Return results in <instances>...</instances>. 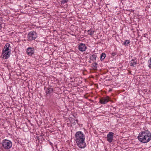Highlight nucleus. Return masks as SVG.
<instances>
[{"mask_svg":"<svg viewBox=\"0 0 151 151\" xmlns=\"http://www.w3.org/2000/svg\"><path fill=\"white\" fill-rule=\"evenodd\" d=\"M137 138L141 142L147 143L151 139V133L148 130L142 131L139 133Z\"/></svg>","mask_w":151,"mask_h":151,"instance_id":"f257e3e1","label":"nucleus"},{"mask_svg":"<svg viewBox=\"0 0 151 151\" xmlns=\"http://www.w3.org/2000/svg\"><path fill=\"white\" fill-rule=\"evenodd\" d=\"M85 135L81 131H78L76 132L75 135V140L76 142L85 140Z\"/></svg>","mask_w":151,"mask_h":151,"instance_id":"f03ea898","label":"nucleus"},{"mask_svg":"<svg viewBox=\"0 0 151 151\" xmlns=\"http://www.w3.org/2000/svg\"><path fill=\"white\" fill-rule=\"evenodd\" d=\"M2 144V147L6 149L10 148L12 145V142L10 141L7 139L4 140Z\"/></svg>","mask_w":151,"mask_h":151,"instance_id":"7ed1b4c3","label":"nucleus"},{"mask_svg":"<svg viewBox=\"0 0 151 151\" xmlns=\"http://www.w3.org/2000/svg\"><path fill=\"white\" fill-rule=\"evenodd\" d=\"M37 37V34L34 31L30 32L28 34L27 38L29 41L35 40Z\"/></svg>","mask_w":151,"mask_h":151,"instance_id":"20e7f679","label":"nucleus"},{"mask_svg":"<svg viewBox=\"0 0 151 151\" xmlns=\"http://www.w3.org/2000/svg\"><path fill=\"white\" fill-rule=\"evenodd\" d=\"M77 145L81 148H84L86 147V143L84 140L76 141Z\"/></svg>","mask_w":151,"mask_h":151,"instance_id":"39448f33","label":"nucleus"},{"mask_svg":"<svg viewBox=\"0 0 151 151\" xmlns=\"http://www.w3.org/2000/svg\"><path fill=\"white\" fill-rule=\"evenodd\" d=\"M114 133L111 132H109L107 135V140L109 143L112 142L114 138Z\"/></svg>","mask_w":151,"mask_h":151,"instance_id":"423d86ee","label":"nucleus"},{"mask_svg":"<svg viewBox=\"0 0 151 151\" xmlns=\"http://www.w3.org/2000/svg\"><path fill=\"white\" fill-rule=\"evenodd\" d=\"M87 49L85 44L82 43H80L78 46V49L81 52H83Z\"/></svg>","mask_w":151,"mask_h":151,"instance_id":"0eeeda50","label":"nucleus"},{"mask_svg":"<svg viewBox=\"0 0 151 151\" xmlns=\"http://www.w3.org/2000/svg\"><path fill=\"white\" fill-rule=\"evenodd\" d=\"M109 100V97L107 96L105 97H102L100 99L99 102L101 104H106Z\"/></svg>","mask_w":151,"mask_h":151,"instance_id":"6e6552de","label":"nucleus"},{"mask_svg":"<svg viewBox=\"0 0 151 151\" xmlns=\"http://www.w3.org/2000/svg\"><path fill=\"white\" fill-rule=\"evenodd\" d=\"M11 52H2L1 57L4 59H8L10 56Z\"/></svg>","mask_w":151,"mask_h":151,"instance_id":"1a4fd4ad","label":"nucleus"},{"mask_svg":"<svg viewBox=\"0 0 151 151\" xmlns=\"http://www.w3.org/2000/svg\"><path fill=\"white\" fill-rule=\"evenodd\" d=\"M34 48L33 47H28L27 49V54L29 56H32L34 53Z\"/></svg>","mask_w":151,"mask_h":151,"instance_id":"9d476101","label":"nucleus"},{"mask_svg":"<svg viewBox=\"0 0 151 151\" xmlns=\"http://www.w3.org/2000/svg\"><path fill=\"white\" fill-rule=\"evenodd\" d=\"M9 47H10V44L8 43L6 44L2 52H11L10 49H9Z\"/></svg>","mask_w":151,"mask_h":151,"instance_id":"9b49d317","label":"nucleus"},{"mask_svg":"<svg viewBox=\"0 0 151 151\" xmlns=\"http://www.w3.org/2000/svg\"><path fill=\"white\" fill-rule=\"evenodd\" d=\"M46 95L47 96H49L53 92V88L51 87H49L47 88L46 90Z\"/></svg>","mask_w":151,"mask_h":151,"instance_id":"f8f14e48","label":"nucleus"},{"mask_svg":"<svg viewBox=\"0 0 151 151\" xmlns=\"http://www.w3.org/2000/svg\"><path fill=\"white\" fill-rule=\"evenodd\" d=\"M137 60L136 58L132 59L131 61L130 62V65L133 67H134L135 65L137 64Z\"/></svg>","mask_w":151,"mask_h":151,"instance_id":"ddd939ff","label":"nucleus"},{"mask_svg":"<svg viewBox=\"0 0 151 151\" xmlns=\"http://www.w3.org/2000/svg\"><path fill=\"white\" fill-rule=\"evenodd\" d=\"M97 58V55L96 54H93L90 58V59L93 61L95 60Z\"/></svg>","mask_w":151,"mask_h":151,"instance_id":"4468645a","label":"nucleus"},{"mask_svg":"<svg viewBox=\"0 0 151 151\" xmlns=\"http://www.w3.org/2000/svg\"><path fill=\"white\" fill-rule=\"evenodd\" d=\"M106 57V54L103 52L101 53L100 56V60L101 61H103Z\"/></svg>","mask_w":151,"mask_h":151,"instance_id":"2eb2a0df","label":"nucleus"},{"mask_svg":"<svg viewBox=\"0 0 151 151\" xmlns=\"http://www.w3.org/2000/svg\"><path fill=\"white\" fill-rule=\"evenodd\" d=\"M87 32H88V34L90 35L91 36L94 34L95 31H92L91 29L88 30Z\"/></svg>","mask_w":151,"mask_h":151,"instance_id":"dca6fc26","label":"nucleus"},{"mask_svg":"<svg viewBox=\"0 0 151 151\" xmlns=\"http://www.w3.org/2000/svg\"><path fill=\"white\" fill-rule=\"evenodd\" d=\"M130 43V41L129 40H126L123 44V45L125 46H128V44Z\"/></svg>","mask_w":151,"mask_h":151,"instance_id":"f3484780","label":"nucleus"},{"mask_svg":"<svg viewBox=\"0 0 151 151\" xmlns=\"http://www.w3.org/2000/svg\"><path fill=\"white\" fill-rule=\"evenodd\" d=\"M78 120L77 119H73L72 120V124L73 125H75L76 123H78Z\"/></svg>","mask_w":151,"mask_h":151,"instance_id":"a211bd4d","label":"nucleus"},{"mask_svg":"<svg viewBox=\"0 0 151 151\" xmlns=\"http://www.w3.org/2000/svg\"><path fill=\"white\" fill-rule=\"evenodd\" d=\"M97 64L96 63H93L92 65L94 69H96L97 68Z\"/></svg>","mask_w":151,"mask_h":151,"instance_id":"6ab92c4d","label":"nucleus"},{"mask_svg":"<svg viewBox=\"0 0 151 151\" xmlns=\"http://www.w3.org/2000/svg\"><path fill=\"white\" fill-rule=\"evenodd\" d=\"M148 66L151 69V57L150 58V60L148 61Z\"/></svg>","mask_w":151,"mask_h":151,"instance_id":"aec40b11","label":"nucleus"},{"mask_svg":"<svg viewBox=\"0 0 151 151\" xmlns=\"http://www.w3.org/2000/svg\"><path fill=\"white\" fill-rule=\"evenodd\" d=\"M68 0H62L61 3L63 4H64L68 1Z\"/></svg>","mask_w":151,"mask_h":151,"instance_id":"412c9836","label":"nucleus"},{"mask_svg":"<svg viewBox=\"0 0 151 151\" xmlns=\"http://www.w3.org/2000/svg\"><path fill=\"white\" fill-rule=\"evenodd\" d=\"M116 55V53L115 52H113L111 53V55L112 56H114Z\"/></svg>","mask_w":151,"mask_h":151,"instance_id":"4be33fe9","label":"nucleus"},{"mask_svg":"<svg viewBox=\"0 0 151 151\" xmlns=\"http://www.w3.org/2000/svg\"><path fill=\"white\" fill-rule=\"evenodd\" d=\"M142 35V37H146V35H147L146 34H145L143 35Z\"/></svg>","mask_w":151,"mask_h":151,"instance_id":"5701e85b","label":"nucleus"},{"mask_svg":"<svg viewBox=\"0 0 151 151\" xmlns=\"http://www.w3.org/2000/svg\"><path fill=\"white\" fill-rule=\"evenodd\" d=\"M2 148H1V150H2Z\"/></svg>","mask_w":151,"mask_h":151,"instance_id":"b1692460","label":"nucleus"}]
</instances>
